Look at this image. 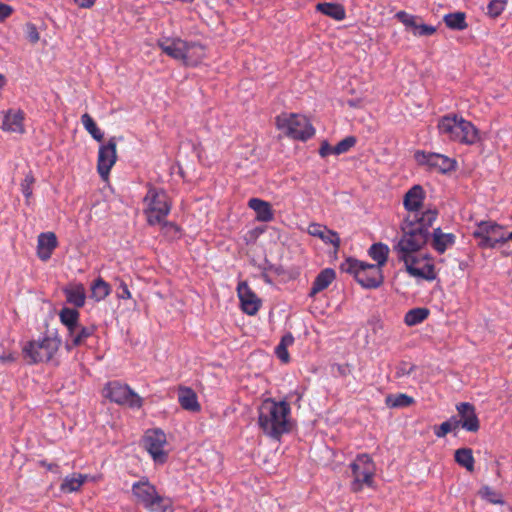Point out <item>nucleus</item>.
<instances>
[{
  "mask_svg": "<svg viewBox=\"0 0 512 512\" xmlns=\"http://www.w3.org/2000/svg\"><path fill=\"white\" fill-rule=\"evenodd\" d=\"M438 216L437 209L428 208L423 212L409 215L401 225L402 236L393 250L398 260L403 261L406 271L414 277L433 280L436 277L434 265L428 255L419 254L430 237L429 228Z\"/></svg>",
  "mask_w": 512,
  "mask_h": 512,
  "instance_id": "nucleus-1",
  "label": "nucleus"
},
{
  "mask_svg": "<svg viewBox=\"0 0 512 512\" xmlns=\"http://www.w3.org/2000/svg\"><path fill=\"white\" fill-rule=\"evenodd\" d=\"M289 414L290 405L287 402L266 399L259 407L258 424L265 434L278 439L289 431Z\"/></svg>",
  "mask_w": 512,
  "mask_h": 512,
  "instance_id": "nucleus-2",
  "label": "nucleus"
},
{
  "mask_svg": "<svg viewBox=\"0 0 512 512\" xmlns=\"http://www.w3.org/2000/svg\"><path fill=\"white\" fill-rule=\"evenodd\" d=\"M148 187V192L144 197V202L147 203L145 213L148 223L150 225L162 224L163 228L178 231V227L174 223L165 221L166 216L171 210V203L167 193L163 189L152 185Z\"/></svg>",
  "mask_w": 512,
  "mask_h": 512,
  "instance_id": "nucleus-3",
  "label": "nucleus"
},
{
  "mask_svg": "<svg viewBox=\"0 0 512 512\" xmlns=\"http://www.w3.org/2000/svg\"><path fill=\"white\" fill-rule=\"evenodd\" d=\"M343 272L353 274L355 280L364 288L374 289L383 284L382 268L349 258L340 266Z\"/></svg>",
  "mask_w": 512,
  "mask_h": 512,
  "instance_id": "nucleus-4",
  "label": "nucleus"
},
{
  "mask_svg": "<svg viewBox=\"0 0 512 512\" xmlns=\"http://www.w3.org/2000/svg\"><path fill=\"white\" fill-rule=\"evenodd\" d=\"M276 126L285 135L295 140L306 141L315 134L309 120L302 115L283 113L276 118Z\"/></svg>",
  "mask_w": 512,
  "mask_h": 512,
  "instance_id": "nucleus-5",
  "label": "nucleus"
},
{
  "mask_svg": "<svg viewBox=\"0 0 512 512\" xmlns=\"http://www.w3.org/2000/svg\"><path fill=\"white\" fill-rule=\"evenodd\" d=\"M133 496L138 504L143 505L150 512H166L169 501L160 496L154 485L148 480H140L132 486Z\"/></svg>",
  "mask_w": 512,
  "mask_h": 512,
  "instance_id": "nucleus-6",
  "label": "nucleus"
},
{
  "mask_svg": "<svg viewBox=\"0 0 512 512\" xmlns=\"http://www.w3.org/2000/svg\"><path fill=\"white\" fill-rule=\"evenodd\" d=\"M61 339L57 336H45L38 341L28 342L23 353L29 358V363L48 362L59 350Z\"/></svg>",
  "mask_w": 512,
  "mask_h": 512,
  "instance_id": "nucleus-7",
  "label": "nucleus"
},
{
  "mask_svg": "<svg viewBox=\"0 0 512 512\" xmlns=\"http://www.w3.org/2000/svg\"><path fill=\"white\" fill-rule=\"evenodd\" d=\"M354 480L351 483V490L359 492L362 490L363 484L372 486L373 476L375 473V465L372 458L368 454H360L356 460L350 465Z\"/></svg>",
  "mask_w": 512,
  "mask_h": 512,
  "instance_id": "nucleus-8",
  "label": "nucleus"
},
{
  "mask_svg": "<svg viewBox=\"0 0 512 512\" xmlns=\"http://www.w3.org/2000/svg\"><path fill=\"white\" fill-rule=\"evenodd\" d=\"M104 397L119 405H127L131 408H140L142 398L128 385L117 381L109 382L104 388Z\"/></svg>",
  "mask_w": 512,
  "mask_h": 512,
  "instance_id": "nucleus-9",
  "label": "nucleus"
},
{
  "mask_svg": "<svg viewBox=\"0 0 512 512\" xmlns=\"http://www.w3.org/2000/svg\"><path fill=\"white\" fill-rule=\"evenodd\" d=\"M166 444V435L161 429H151L146 431L143 437V445L152 456L153 460L158 463H164L167 454L163 447Z\"/></svg>",
  "mask_w": 512,
  "mask_h": 512,
  "instance_id": "nucleus-10",
  "label": "nucleus"
},
{
  "mask_svg": "<svg viewBox=\"0 0 512 512\" xmlns=\"http://www.w3.org/2000/svg\"><path fill=\"white\" fill-rule=\"evenodd\" d=\"M116 146L117 138L111 137L107 144L99 148L97 170L104 180L108 178L110 170L117 160Z\"/></svg>",
  "mask_w": 512,
  "mask_h": 512,
  "instance_id": "nucleus-11",
  "label": "nucleus"
},
{
  "mask_svg": "<svg viewBox=\"0 0 512 512\" xmlns=\"http://www.w3.org/2000/svg\"><path fill=\"white\" fill-rule=\"evenodd\" d=\"M415 159L420 165H426L429 168L441 173H447L455 169L456 162L447 156L437 153H425L417 151Z\"/></svg>",
  "mask_w": 512,
  "mask_h": 512,
  "instance_id": "nucleus-12",
  "label": "nucleus"
},
{
  "mask_svg": "<svg viewBox=\"0 0 512 512\" xmlns=\"http://www.w3.org/2000/svg\"><path fill=\"white\" fill-rule=\"evenodd\" d=\"M237 292L243 312L248 315H255L261 306V300L250 289L246 282H240L238 284Z\"/></svg>",
  "mask_w": 512,
  "mask_h": 512,
  "instance_id": "nucleus-13",
  "label": "nucleus"
},
{
  "mask_svg": "<svg viewBox=\"0 0 512 512\" xmlns=\"http://www.w3.org/2000/svg\"><path fill=\"white\" fill-rule=\"evenodd\" d=\"M456 409L460 417L461 427L468 432H477L480 428V422L475 407L468 402H462L456 406Z\"/></svg>",
  "mask_w": 512,
  "mask_h": 512,
  "instance_id": "nucleus-14",
  "label": "nucleus"
},
{
  "mask_svg": "<svg viewBox=\"0 0 512 512\" xmlns=\"http://www.w3.org/2000/svg\"><path fill=\"white\" fill-rule=\"evenodd\" d=\"M158 46L168 56L184 61V57H188L187 42L180 38H162L158 40Z\"/></svg>",
  "mask_w": 512,
  "mask_h": 512,
  "instance_id": "nucleus-15",
  "label": "nucleus"
},
{
  "mask_svg": "<svg viewBox=\"0 0 512 512\" xmlns=\"http://www.w3.org/2000/svg\"><path fill=\"white\" fill-rule=\"evenodd\" d=\"M308 233L311 236L320 238L326 244H332L335 251L340 247V238L337 232L330 230L325 225L319 223H311L308 226Z\"/></svg>",
  "mask_w": 512,
  "mask_h": 512,
  "instance_id": "nucleus-16",
  "label": "nucleus"
},
{
  "mask_svg": "<svg viewBox=\"0 0 512 512\" xmlns=\"http://www.w3.org/2000/svg\"><path fill=\"white\" fill-rule=\"evenodd\" d=\"M430 236L431 247L439 254H443L456 242V236L453 233H445L440 227L434 228Z\"/></svg>",
  "mask_w": 512,
  "mask_h": 512,
  "instance_id": "nucleus-17",
  "label": "nucleus"
},
{
  "mask_svg": "<svg viewBox=\"0 0 512 512\" xmlns=\"http://www.w3.org/2000/svg\"><path fill=\"white\" fill-rule=\"evenodd\" d=\"M58 241L54 232L41 233L38 236L37 255L42 261L50 259Z\"/></svg>",
  "mask_w": 512,
  "mask_h": 512,
  "instance_id": "nucleus-18",
  "label": "nucleus"
},
{
  "mask_svg": "<svg viewBox=\"0 0 512 512\" xmlns=\"http://www.w3.org/2000/svg\"><path fill=\"white\" fill-rule=\"evenodd\" d=\"M425 192L421 185H414L404 195L403 204L407 211L415 213L423 206Z\"/></svg>",
  "mask_w": 512,
  "mask_h": 512,
  "instance_id": "nucleus-19",
  "label": "nucleus"
},
{
  "mask_svg": "<svg viewBox=\"0 0 512 512\" xmlns=\"http://www.w3.org/2000/svg\"><path fill=\"white\" fill-rule=\"evenodd\" d=\"M439 132L452 141L459 140L460 118L456 115L443 116L438 123Z\"/></svg>",
  "mask_w": 512,
  "mask_h": 512,
  "instance_id": "nucleus-20",
  "label": "nucleus"
},
{
  "mask_svg": "<svg viewBox=\"0 0 512 512\" xmlns=\"http://www.w3.org/2000/svg\"><path fill=\"white\" fill-rule=\"evenodd\" d=\"M178 401L184 410L190 412H199L201 410L196 393L189 387H179Z\"/></svg>",
  "mask_w": 512,
  "mask_h": 512,
  "instance_id": "nucleus-21",
  "label": "nucleus"
},
{
  "mask_svg": "<svg viewBox=\"0 0 512 512\" xmlns=\"http://www.w3.org/2000/svg\"><path fill=\"white\" fill-rule=\"evenodd\" d=\"M95 326L77 325L73 333H69L70 342H66V347L70 350L73 347L84 345L89 337L95 333Z\"/></svg>",
  "mask_w": 512,
  "mask_h": 512,
  "instance_id": "nucleus-22",
  "label": "nucleus"
},
{
  "mask_svg": "<svg viewBox=\"0 0 512 512\" xmlns=\"http://www.w3.org/2000/svg\"><path fill=\"white\" fill-rule=\"evenodd\" d=\"M24 114L22 111L18 110L15 112L9 111L2 121L3 130L14 132V133H24Z\"/></svg>",
  "mask_w": 512,
  "mask_h": 512,
  "instance_id": "nucleus-23",
  "label": "nucleus"
},
{
  "mask_svg": "<svg viewBox=\"0 0 512 512\" xmlns=\"http://www.w3.org/2000/svg\"><path fill=\"white\" fill-rule=\"evenodd\" d=\"M335 271L331 268L322 270L315 278L312 288L309 292L310 297H314L319 292L325 290L335 279Z\"/></svg>",
  "mask_w": 512,
  "mask_h": 512,
  "instance_id": "nucleus-24",
  "label": "nucleus"
},
{
  "mask_svg": "<svg viewBox=\"0 0 512 512\" xmlns=\"http://www.w3.org/2000/svg\"><path fill=\"white\" fill-rule=\"evenodd\" d=\"M316 10L337 21H342L346 17L345 8L339 3H318L316 5Z\"/></svg>",
  "mask_w": 512,
  "mask_h": 512,
  "instance_id": "nucleus-25",
  "label": "nucleus"
},
{
  "mask_svg": "<svg viewBox=\"0 0 512 512\" xmlns=\"http://www.w3.org/2000/svg\"><path fill=\"white\" fill-rule=\"evenodd\" d=\"M248 206L256 212L257 219L263 222H269L273 219L271 205L258 198H251Z\"/></svg>",
  "mask_w": 512,
  "mask_h": 512,
  "instance_id": "nucleus-26",
  "label": "nucleus"
},
{
  "mask_svg": "<svg viewBox=\"0 0 512 512\" xmlns=\"http://www.w3.org/2000/svg\"><path fill=\"white\" fill-rule=\"evenodd\" d=\"M460 134L459 140L460 143L465 144H474L478 141L479 135L476 127L470 122L462 117H460Z\"/></svg>",
  "mask_w": 512,
  "mask_h": 512,
  "instance_id": "nucleus-27",
  "label": "nucleus"
},
{
  "mask_svg": "<svg viewBox=\"0 0 512 512\" xmlns=\"http://www.w3.org/2000/svg\"><path fill=\"white\" fill-rule=\"evenodd\" d=\"M473 236H492L499 237L500 235H506L503 232V227L493 221H481L478 223L477 228L472 233Z\"/></svg>",
  "mask_w": 512,
  "mask_h": 512,
  "instance_id": "nucleus-28",
  "label": "nucleus"
},
{
  "mask_svg": "<svg viewBox=\"0 0 512 512\" xmlns=\"http://www.w3.org/2000/svg\"><path fill=\"white\" fill-rule=\"evenodd\" d=\"M369 256L376 261L375 266L382 268L388 259L389 247L381 242L371 245L368 250Z\"/></svg>",
  "mask_w": 512,
  "mask_h": 512,
  "instance_id": "nucleus-29",
  "label": "nucleus"
},
{
  "mask_svg": "<svg viewBox=\"0 0 512 512\" xmlns=\"http://www.w3.org/2000/svg\"><path fill=\"white\" fill-rule=\"evenodd\" d=\"M186 50L188 57H184L183 64L187 66L197 65L205 55L204 47L195 42H187Z\"/></svg>",
  "mask_w": 512,
  "mask_h": 512,
  "instance_id": "nucleus-30",
  "label": "nucleus"
},
{
  "mask_svg": "<svg viewBox=\"0 0 512 512\" xmlns=\"http://www.w3.org/2000/svg\"><path fill=\"white\" fill-rule=\"evenodd\" d=\"M455 462L466 468L467 471L473 472L474 471V457L473 452L471 448H459L455 451L454 454Z\"/></svg>",
  "mask_w": 512,
  "mask_h": 512,
  "instance_id": "nucleus-31",
  "label": "nucleus"
},
{
  "mask_svg": "<svg viewBox=\"0 0 512 512\" xmlns=\"http://www.w3.org/2000/svg\"><path fill=\"white\" fill-rule=\"evenodd\" d=\"M59 316L61 322L67 327L68 333H73L79 325V312L76 309L64 307L61 309Z\"/></svg>",
  "mask_w": 512,
  "mask_h": 512,
  "instance_id": "nucleus-32",
  "label": "nucleus"
},
{
  "mask_svg": "<svg viewBox=\"0 0 512 512\" xmlns=\"http://www.w3.org/2000/svg\"><path fill=\"white\" fill-rule=\"evenodd\" d=\"M64 293L68 303L74 305L75 307L84 306L86 295L82 285H78L74 288H67L64 290Z\"/></svg>",
  "mask_w": 512,
  "mask_h": 512,
  "instance_id": "nucleus-33",
  "label": "nucleus"
},
{
  "mask_svg": "<svg viewBox=\"0 0 512 512\" xmlns=\"http://www.w3.org/2000/svg\"><path fill=\"white\" fill-rule=\"evenodd\" d=\"M444 23L453 30H464L467 28L466 15L464 12L449 13L444 16Z\"/></svg>",
  "mask_w": 512,
  "mask_h": 512,
  "instance_id": "nucleus-34",
  "label": "nucleus"
},
{
  "mask_svg": "<svg viewBox=\"0 0 512 512\" xmlns=\"http://www.w3.org/2000/svg\"><path fill=\"white\" fill-rule=\"evenodd\" d=\"M294 343V337L291 333L285 334L280 343L275 348V353L277 357L283 362L288 363L290 360V356L288 353V347Z\"/></svg>",
  "mask_w": 512,
  "mask_h": 512,
  "instance_id": "nucleus-35",
  "label": "nucleus"
},
{
  "mask_svg": "<svg viewBox=\"0 0 512 512\" xmlns=\"http://www.w3.org/2000/svg\"><path fill=\"white\" fill-rule=\"evenodd\" d=\"M429 316L427 308H413L405 314L404 322L408 326H414L423 322Z\"/></svg>",
  "mask_w": 512,
  "mask_h": 512,
  "instance_id": "nucleus-36",
  "label": "nucleus"
},
{
  "mask_svg": "<svg viewBox=\"0 0 512 512\" xmlns=\"http://www.w3.org/2000/svg\"><path fill=\"white\" fill-rule=\"evenodd\" d=\"M85 480V475L73 474L72 476H68L64 479L60 488L63 492H75L79 490V488L83 485Z\"/></svg>",
  "mask_w": 512,
  "mask_h": 512,
  "instance_id": "nucleus-37",
  "label": "nucleus"
},
{
  "mask_svg": "<svg viewBox=\"0 0 512 512\" xmlns=\"http://www.w3.org/2000/svg\"><path fill=\"white\" fill-rule=\"evenodd\" d=\"M385 402L390 408H401L410 406L414 402V399L407 394L399 393L388 395Z\"/></svg>",
  "mask_w": 512,
  "mask_h": 512,
  "instance_id": "nucleus-38",
  "label": "nucleus"
},
{
  "mask_svg": "<svg viewBox=\"0 0 512 512\" xmlns=\"http://www.w3.org/2000/svg\"><path fill=\"white\" fill-rule=\"evenodd\" d=\"M81 123L83 124V126L87 130V132L96 141L101 142L103 140V137H104L103 132L97 127L95 121L88 113H84L81 116Z\"/></svg>",
  "mask_w": 512,
  "mask_h": 512,
  "instance_id": "nucleus-39",
  "label": "nucleus"
},
{
  "mask_svg": "<svg viewBox=\"0 0 512 512\" xmlns=\"http://www.w3.org/2000/svg\"><path fill=\"white\" fill-rule=\"evenodd\" d=\"M91 293L95 300H103L110 293V286L102 278H97L91 287Z\"/></svg>",
  "mask_w": 512,
  "mask_h": 512,
  "instance_id": "nucleus-40",
  "label": "nucleus"
},
{
  "mask_svg": "<svg viewBox=\"0 0 512 512\" xmlns=\"http://www.w3.org/2000/svg\"><path fill=\"white\" fill-rule=\"evenodd\" d=\"M478 494L481 496V498H483L484 500H486L487 502H489L491 504L503 505L505 503L501 493L495 491L488 485L483 486L479 490Z\"/></svg>",
  "mask_w": 512,
  "mask_h": 512,
  "instance_id": "nucleus-41",
  "label": "nucleus"
},
{
  "mask_svg": "<svg viewBox=\"0 0 512 512\" xmlns=\"http://www.w3.org/2000/svg\"><path fill=\"white\" fill-rule=\"evenodd\" d=\"M475 238H479V246L481 248H497L505 245L504 235H500L499 237L492 236H474Z\"/></svg>",
  "mask_w": 512,
  "mask_h": 512,
  "instance_id": "nucleus-42",
  "label": "nucleus"
},
{
  "mask_svg": "<svg viewBox=\"0 0 512 512\" xmlns=\"http://www.w3.org/2000/svg\"><path fill=\"white\" fill-rule=\"evenodd\" d=\"M356 137L347 136L333 146V154L340 155L349 151L356 144Z\"/></svg>",
  "mask_w": 512,
  "mask_h": 512,
  "instance_id": "nucleus-43",
  "label": "nucleus"
},
{
  "mask_svg": "<svg viewBox=\"0 0 512 512\" xmlns=\"http://www.w3.org/2000/svg\"><path fill=\"white\" fill-rule=\"evenodd\" d=\"M507 5V0H491L487 6L488 15L497 18Z\"/></svg>",
  "mask_w": 512,
  "mask_h": 512,
  "instance_id": "nucleus-44",
  "label": "nucleus"
},
{
  "mask_svg": "<svg viewBox=\"0 0 512 512\" xmlns=\"http://www.w3.org/2000/svg\"><path fill=\"white\" fill-rule=\"evenodd\" d=\"M26 38L31 44H36L40 40V35L35 24L29 22L25 25Z\"/></svg>",
  "mask_w": 512,
  "mask_h": 512,
  "instance_id": "nucleus-45",
  "label": "nucleus"
},
{
  "mask_svg": "<svg viewBox=\"0 0 512 512\" xmlns=\"http://www.w3.org/2000/svg\"><path fill=\"white\" fill-rule=\"evenodd\" d=\"M35 179L31 173H28L23 182L21 183V190L24 194L25 198L28 200L32 196V185L34 184Z\"/></svg>",
  "mask_w": 512,
  "mask_h": 512,
  "instance_id": "nucleus-46",
  "label": "nucleus"
},
{
  "mask_svg": "<svg viewBox=\"0 0 512 512\" xmlns=\"http://www.w3.org/2000/svg\"><path fill=\"white\" fill-rule=\"evenodd\" d=\"M415 369L416 366L414 364L402 361L396 368V376L403 377L406 375H410Z\"/></svg>",
  "mask_w": 512,
  "mask_h": 512,
  "instance_id": "nucleus-47",
  "label": "nucleus"
},
{
  "mask_svg": "<svg viewBox=\"0 0 512 512\" xmlns=\"http://www.w3.org/2000/svg\"><path fill=\"white\" fill-rule=\"evenodd\" d=\"M451 431H452L451 421H445L441 425L434 427V433L438 438H444Z\"/></svg>",
  "mask_w": 512,
  "mask_h": 512,
  "instance_id": "nucleus-48",
  "label": "nucleus"
},
{
  "mask_svg": "<svg viewBox=\"0 0 512 512\" xmlns=\"http://www.w3.org/2000/svg\"><path fill=\"white\" fill-rule=\"evenodd\" d=\"M436 32V27L427 24H419L417 31H414L415 36H430Z\"/></svg>",
  "mask_w": 512,
  "mask_h": 512,
  "instance_id": "nucleus-49",
  "label": "nucleus"
},
{
  "mask_svg": "<svg viewBox=\"0 0 512 512\" xmlns=\"http://www.w3.org/2000/svg\"><path fill=\"white\" fill-rule=\"evenodd\" d=\"M395 17L403 23L406 27L408 26V23L412 22L413 20H416V16L410 15L405 11H399L395 14Z\"/></svg>",
  "mask_w": 512,
  "mask_h": 512,
  "instance_id": "nucleus-50",
  "label": "nucleus"
},
{
  "mask_svg": "<svg viewBox=\"0 0 512 512\" xmlns=\"http://www.w3.org/2000/svg\"><path fill=\"white\" fill-rule=\"evenodd\" d=\"M117 295L122 299H129L131 297L128 286L123 280H120L119 286L117 288Z\"/></svg>",
  "mask_w": 512,
  "mask_h": 512,
  "instance_id": "nucleus-51",
  "label": "nucleus"
},
{
  "mask_svg": "<svg viewBox=\"0 0 512 512\" xmlns=\"http://www.w3.org/2000/svg\"><path fill=\"white\" fill-rule=\"evenodd\" d=\"M319 154L321 157H327L330 154H333V147L329 145L327 141H323L319 148Z\"/></svg>",
  "mask_w": 512,
  "mask_h": 512,
  "instance_id": "nucleus-52",
  "label": "nucleus"
},
{
  "mask_svg": "<svg viewBox=\"0 0 512 512\" xmlns=\"http://www.w3.org/2000/svg\"><path fill=\"white\" fill-rule=\"evenodd\" d=\"M13 13V8L7 4L0 2V19L4 20Z\"/></svg>",
  "mask_w": 512,
  "mask_h": 512,
  "instance_id": "nucleus-53",
  "label": "nucleus"
},
{
  "mask_svg": "<svg viewBox=\"0 0 512 512\" xmlns=\"http://www.w3.org/2000/svg\"><path fill=\"white\" fill-rule=\"evenodd\" d=\"M96 0H74V2L80 7V8H90L94 5Z\"/></svg>",
  "mask_w": 512,
  "mask_h": 512,
  "instance_id": "nucleus-54",
  "label": "nucleus"
},
{
  "mask_svg": "<svg viewBox=\"0 0 512 512\" xmlns=\"http://www.w3.org/2000/svg\"><path fill=\"white\" fill-rule=\"evenodd\" d=\"M267 269L277 275H281L282 272H283V268L281 266H275V265H272L270 264Z\"/></svg>",
  "mask_w": 512,
  "mask_h": 512,
  "instance_id": "nucleus-55",
  "label": "nucleus"
},
{
  "mask_svg": "<svg viewBox=\"0 0 512 512\" xmlns=\"http://www.w3.org/2000/svg\"><path fill=\"white\" fill-rule=\"evenodd\" d=\"M448 421H451L452 430H455V429L461 427L460 418L458 419L456 416H452Z\"/></svg>",
  "mask_w": 512,
  "mask_h": 512,
  "instance_id": "nucleus-56",
  "label": "nucleus"
},
{
  "mask_svg": "<svg viewBox=\"0 0 512 512\" xmlns=\"http://www.w3.org/2000/svg\"><path fill=\"white\" fill-rule=\"evenodd\" d=\"M40 464L44 467H46L50 471H54L58 469V465L54 463H47L46 461H40Z\"/></svg>",
  "mask_w": 512,
  "mask_h": 512,
  "instance_id": "nucleus-57",
  "label": "nucleus"
},
{
  "mask_svg": "<svg viewBox=\"0 0 512 512\" xmlns=\"http://www.w3.org/2000/svg\"><path fill=\"white\" fill-rule=\"evenodd\" d=\"M0 361H2L4 363L5 362H13V361H15V356L12 353H10L6 356H0Z\"/></svg>",
  "mask_w": 512,
  "mask_h": 512,
  "instance_id": "nucleus-58",
  "label": "nucleus"
},
{
  "mask_svg": "<svg viewBox=\"0 0 512 512\" xmlns=\"http://www.w3.org/2000/svg\"><path fill=\"white\" fill-rule=\"evenodd\" d=\"M268 271H269V270L267 269V267H266V268H264V271H263V273H262V275H261V276H262L263 280H264L266 283H268V284H272V280L270 279V277H269V275H268Z\"/></svg>",
  "mask_w": 512,
  "mask_h": 512,
  "instance_id": "nucleus-59",
  "label": "nucleus"
},
{
  "mask_svg": "<svg viewBox=\"0 0 512 512\" xmlns=\"http://www.w3.org/2000/svg\"><path fill=\"white\" fill-rule=\"evenodd\" d=\"M418 25L419 24H417L416 20H413L412 22L408 23L407 27L412 28L413 32H414V31H417Z\"/></svg>",
  "mask_w": 512,
  "mask_h": 512,
  "instance_id": "nucleus-60",
  "label": "nucleus"
},
{
  "mask_svg": "<svg viewBox=\"0 0 512 512\" xmlns=\"http://www.w3.org/2000/svg\"><path fill=\"white\" fill-rule=\"evenodd\" d=\"M418 25L419 24H417L416 20H413L412 22L408 23L407 27L412 28L413 32H414V31H417Z\"/></svg>",
  "mask_w": 512,
  "mask_h": 512,
  "instance_id": "nucleus-61",
  "label": "nucleus"
},
{
  "mask_svg": "<svg viewBox=\"0 0 512 512\" xmlns=\"http://www.w3.org/2000/svg\"><path fill=\"white\" fill-rule=\"evenodd\" d=\"M504 239H505V244L508 241H512V231L510 233H508L507 235H504Z\"/></svg>",
  "mask_w": 512,
  "mask_h": 512,
  "instance_id": "nucleus-62",
  "label": "nucleus"
},
{
  "mask_svg": "<svg viewBox=\"0 0 512 512\" xmlns=\"http://www.w3.org/2000/svg\"><path fill=\"white\" fill-rule=\"evenodd\" d=\"M4 85V76L0 74V88Z\"/></svg>",
  "mask_w": 512,
  "mask_h": 512,
  "instance_id": "nucleus-63",
  "label": "nucleus"
},
{
  "mask_svg": "<svg viewBox=\"0 0 512 512\" xmlns=\"http://www.w3.org/2000/svg\"><path fill=\"white\" fill-rule=\"evenodd\" d=\"M502 254L505 255V256L509 255L508 249L503 250Z\"/></svg>",
  "mask_w": 512,
  "mask_h": 512,
  "instance_id": "nucleus-64",
  "label": "nucleus"
}]
</instances>
